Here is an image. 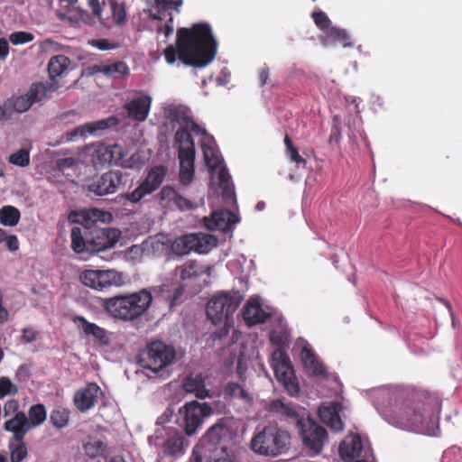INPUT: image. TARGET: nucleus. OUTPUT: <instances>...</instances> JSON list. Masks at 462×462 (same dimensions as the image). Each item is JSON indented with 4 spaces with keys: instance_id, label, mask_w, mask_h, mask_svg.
I'll return each instance as SVG.
<instances>
[{
    "instance_id": "f257e3e1",
    "label": "nucleus",
    "mask_w": 462,
    "mask_h": 462,
    "mask_svg": "<svg viewBox=\"0 0 462 462\" xmlns=\"http://www.w3.org/2000/svg\"><path fill=\"white\" fill-rule=\"evenodd\" d=\"M376 409L390 424L417 432L430 431L439 420L441 401L427 390L383 392Z\"/></svg>"
},
{
    "instance_id": "f03ea898",
    "label": "nucleus",
    "mask_w": 462,
    "mask_h": 462,
    "mask_svg": "<svg viewBox=\"0 0 462 462\" xmlns=\"http://www.w3.org/2000/svg\"><path fill=\"white\" fill-rule=\"evenodd\" d=\"M217 51V42L210 25L198 23L190 28H179L176 45H169L163 51V56L168 64H173L178 58L187 66L204 68L213 61Z\"/></svg>"
},
{
    "instance_id": "7ed1b4c3",
    "label": "nucleus",
    "mask_w": 462,
    "mask_h": 462,
    "mask_svg": "<svg viewBox=\"0 0 462 462\" xmlns=\"http://www.w3.org/2000/svg\"><path fill=\"white\" fill-rule=\"evenodd\" d=\"M152 301V293L143 289L139 291L119 294L104 302L106 311L116 319L131 321L143 315Z\"/></svg>"
},
{
    "instance_id": "20e7f679",
    "label": "nucleus",
    "mask_w": 462,
    "mask_h": 462,
    "mask_svg": "<svg viewBox=\"0 0 462 462\" xmlns=\"http://www.w3.org/2000/svg\"><path fill=\"white\" fill-rule=\"evenodd\" d=\"M120 237L116 228L95 227L88 234L82 235L80 227L71 229V247L78 253H98L113 247Z\"/></svg>"
},
{
    "instance_id": "39448f33",
    "label": "nucleus",
    "mask_w": 462,
    "mask_h": 462,
    "mask_svg": "<svg viewBox=\"0 0 462 462\" xmlns=\"http://www.w3.org/2000/svg\"><path fill=\"white\" fill-rule=\"evenodd\" d=\"M290 435L277 426L269 425L259 431L251 441V448L260 455L277 457L287 449Z\"/></svg>"
},
{
    "instance_id": "423d86ee",
    "label": "nucleus",
    "mask_w": 462,
    "mask_h": 462,
    "mask_svg": "<svg viewBox=\"0 0 462 462\" xmlns=\"http://www.w3.org/2000/svg\"><path fill=\"white\" fill-rule=\"evenodd\" d=\"M177 352L173 346L161 340L147 344L138 355V363L144 368L157 374L176 361Z\"/></svg>"
},
{
    "instance_id": "0eeeda50",
    "label": "nucleus",
    "mask_w": 462,
    "mask_h": 462,
    "mask_svg": "<svg viewBox=\"0 0 462 462\" xmlns=\"http://www.w3.org/2000/svg\"><path fill=\"white\" fill-rule=\"evenodd\" d=\"M243 297L239 291L220 292L211 298L206 309L208 318L213 324L225 320V327L232 322V318L240 306Z\"/></svg>"
},
{
    "instance_id": "6e6552de",
    "label": "nucleus",
    "mask_w": 462,
    "mask_h": 462,
    "mask_svg": "<svg viewBox=\"0 0 462 462\" xmlns=\"http://www.w3.org/2000/svg\"><path fill=\"white\" fill-rule=\"evenodd\" d=\"M212 413L208 403L192 401L179 409L177 424L183 429L187 436H191L201 427L203 420Z\"/></svg>"
},
{
    "instance_id": "1a4fd4ad",
    "label": "nucleus",
    "mask_w": 462,
    "mask_h": 462,
    "mask_svg": "<svg viewBox=\"0 0 462 462\" xmlns=\"http://www.w3.org/2000/svg\"><path fill=\"white\" fill-rule=\"evenodd\" d=\"M296 427L304 447L315 455L319 454L328 441L327 430L306 415Z\"/></svg>"
},
{
    "instance_id": "9d476101",
    "label": "nucleus",
    "mask_w": 462,
    "mask_h": 462,
    "mask_svg": "<svg viewBox=\"0 0 462 462\" xmlns=\"http://www.w3.org/2000/svg\"><path fill=\"white\" fill-rule=\"evenodd\" d=\"M79 279L85 286L99 291L125 284L124 273L114 269L86 270L80 273Z\"/></svg>"
},
{
    "instance_id": "9b49d317",
    "label": "nucleus",
    "mask_w": 462,
    "mask_h": 462,
    "mask_svg": "<svg viewBox=\"0 0 462 462\" xmlns=\"http://www.w3.org/2000/svg\"><path fill=\"white\" fill-rule=\"evenodd\" d=\"M168 172V169L163 165H156L152 167L145 179L138 185V187L132 192H127L124 198L132 202L138 203L145 196L152 194L163 182Z\"/></svg>"
},
{
    "instance_id": "f8f14e48",
    "label": "nucleus",
    "mask_w": 462,
    "mask_h": 462,
    "mask_svg": "<svg viewBox=\"0 0 462 462\" xmlns=\"http://www.w3.org/2000/svg\"><path fill=\"white\" fill-rule=\"evenodd\" d=\"M272 366L278 382L282 383L291 395L297 394L300 387L294 382V371L289 357L281 350L273 354Z\"/></svg>"
},
{
    "instance_id": "ddd939ff",
    "label": "nucleus",
    "mask_w": 462,
    "mask_h": 462,
    "mask_svg": "<svg viewBox=\"0 0 462 462\" xmlns=\"http://www.w3.org/2000/svg\"><path fill=\"white\" fill-rule=\"evenodd\" d=\"M125 174L119 170H110L93 179L88 185V191L97 196L116 193L123 184Z\"/></svg>"
},
{
    "instance_id": "4468645a",
    "label": "nucleus",
    "mask_w": 462,
    "mask_h": 462,
    "mask_svg": "<svg viewBox=\"0 0 462 462\" xmlns=\"http://www.w3.org/2000/svg\"><path fill=\"white\" fill-rule=\"evenodd\" d=\"M119 123L118 119L116 116H109L105 119H100L94 122H89L79 126L75 127L72 131L68 132L62 134L60 139V143L61 141L70 142L75 141L79 137H86L87 134L89 135H99L105 130L117 125Z\"/></svg>"
},
{
    "instance_id": "2eb2a0df",
    "label": "nucleus",
    "mask_w": 462,
    "mask_h": 462,
    "mask_svg": "<svg viewBox=\"0 0 462 462\" xmlns=\"http://www.w3.org/2000/svg\"><path fill=\"white\" fill-rule=\"evenodd\" d=\"M267 409L272 415L280 417L287 422L295 423L296 425L306 415L305 409L291 402H286L284 399L272 401L268 404Z\"/></svg>"
},
{
    "instance_id": "dca6fc26",
    "label": "nucleus",
    "mask_w": 462,
    "mask_h": 462,
    "mask_svg": "<svg viewBox=\"0 0 462 462\" xmlns=\"http://www.w3.org/2000/svg\"><path fill=\"white\" fill-rule=\"evenodd\" d=\"M111 215L96 208L71 211L68 217L70 223L79 224L85 229H93L97 222H106Z\"/></svg>"
},
{
    "instance_id": "f3484780",
    "label": "nucleus",
    "mask_w": 462,
    "mask_h": 462,
    "mask_svg": "<svg viewBox=\"0 0 462 462\" xmlns=\"http://www.w3.org/2000/svg\"><path fill=\"white\" fill-rule=\"evenodd\" d=\"M73 322L82 332L85 337L92 338L100 346H107L110 344V333L96 323L89 322L82 316L73 318Z\"/></svg>"
},
{
    "instance_id": "a211bd4d",
    "label": "nucleus",
    "mask_w": 462,
    "mask_h": 462,
    "mask_svg": "<svg viewBox=\"0 0 462 462\" xmlns=\"http://www.w3.org/2000/svg\"><path fill=\"white\" fill-rule=\"evenodd\" d=\"M152 97L148 95H139L124 105L130 119L143 122L151 109Z\"/></svg>"
},
{
    "instance_id": "6ab92c4d",
    "label": "nucleus",
    "mask_w": 462,
    "mask_h": 462,
    "mask_svg": "<svg viewBox=\"0 0 462 462\" xmlns=\"http://www.w3.org/2000/svg\"><path fill=\"white\" fill-rule=\"evenodd\" d=\"M121 159V147L117 144H99L91 153V161L96 167L105 164H116Z\"/></svg>"
},
{
    "instance_id": "aec40b11",
    "label": "nucleus",
    "mask_w": 462,
    "mask_h": 462,
    "mask_svg": "<svg viewBox=\"0 0 462 462\" xmlns=\"http://www.w3.org/2000/svg\"><path fill=\"white\" fill-rule=\"evenodd\" d=\"M196 149L187 148L178 150V159L180 161V181L183 185L189 184L195 172Z\"/></svg>"
},
{
    "instance_id": "412c9836",
    "label": "nucleus",
    "mask_w": 462,
    "mask_h": 462,
    "mask_svg": "<svg viewBox=\"0 0 462 462\" xmlns=\"http://www.w3.org/2000/svg\"><path fill=\"white\" fill-rule=\"evenodd\" d=\"M102 394L100 387L95 383H88L85 388L79 390L74 396V402L78 410L85 412L92 409Z\"/></svg>"
},
{
    "instance_id": "4be33fe9",
    "label": "nucleus",
    "mask_w": 462,
    "mask_h": 462,
    "mask_svg": "<svg viewBox=\"0 0 462 462\" xmlns=\"http://www.w3.org/2000/svg\"><path fill=\"white\" fill-rule=\"evenodd\" d=\"M343 408L340 402H332L327 406H320L319 408L320 420L332 430L336 432L341 431L344 428V423L340 417Z\"/></svg>"
},
{
    "instance_id": "5701e85b",
    "label": "nucleus",
    "mask_w": 462,
    "mask_h": 462,
    "mask_svg": "<svg viewBox=\"0 0 462 462\" xmlns=\"http://www.w3.org/2000/svg\"><path fill=\"white\" fill-rule=\"evenodd\" d=\"M243 318L248 327L266 322L271 315L263 310L257 300H249L244 308Z\"/></svg>"
},
{
    "instance_id": "b1692460",
    "label": "nucleus",
    "mask_w": 462,
    "mask_h": 462,
    "mask_svg": "<svg viewBox=\"0 0 462 462\" xmlns=\"http://www.w3.org/2000/svg\"><path fill=\"white\" fill-rule=\"evenodd\" d=\"M363 449L362 439L358 434L346 436L340 443L338 452L340 457L349 462L361 455Z\"/></svg>"
},
{
    "instance_id": "393cba45",
    "label": "nucleus",
    "mask_w": 462,
    "mask_h": 462,
    "mask_svg": "<svg viewBox=\"0 0 462 462\" xmlns=\"http://www.w3.org/2000/svg\"><path fill=\"white\" fill-rule=\"evenodd\" d=\"M320 42L324 46L341 45L344 48L352 46V39L346 30L334 25L320 37Z\"/></svg>"
},
{
    "instance_id": "a878e982",
    "label": "nucleus",
    "mask_w": 462,
    "mask_h": 462,
    "mask_svg": "<svg viewBox=\"0 0 462 462\" xmlns=\"http://www.w3.org/2000/svg\"><path fill=\"white\" fill-rule=\"evenodd\" d=\"M239 221L238 217L228 209L216 211L211 219L208 220L207 226L211 230H226Z\"/></svg>"
},
{
    "instance_id": "bb28decb",
    "label": "nucleus",
    "mask_w": 462,
    "mask_h": 462,
    "mask_svg": "<svg viewBox=\"0 0 462 462\" xmlns=\"http://www.w3.org/2000/svg\"><path fill=\"white\" fill-rule=\"evenodd\" d=\"M223 394L226 399H236L244 404L251 405L254 402V397L245 383L236 382L226 383L223 389Z\"/></svg>"
},
{
    "instance_id": "cd10ccee",
    "label": "nucleus",
    "mask_w": 462,
    "mask_h": 462,
    "mask_svg": "<svg viewBox=\"0 0 462 462\" xmlns=\"http://www.w3.org/2000/svg\"><path fill=\"white\" fill-rule=\"evenodd\" d=\"M300 359L305 367L312 375L323 376L326 374L323 364L319 360L317 355L306 345L300 351Z\"/></svg>"
},
{
    "instance_id": "c85d7f7f",
    "label": "nucleus",
    "mask_w": 462,
    "mask_h": 462,
    "mask_svg": "<svg viewBox=\"0 0 462 462\" xmlns=\"http://www.w3.org/2000/svg\"><path fill=\"white\" fill-rule=\"evenodd\" d=\"M183 388L187 393H193L197 398L208 397V390L206 389L205 377L202 374H190L183 382Z\"/></svg>"
},
{
    "instance_id": "c756f323",
    "label": "nucleus",
    "mask_w": 462,
    "mask_h": 462,
    "mask_svg": "<svg viewBox=\"0 0 462 462\" xmlns=\"http://www.w3.org/2000/svg\"><path fill=\"white\" fill-rule=\"evenodd\" d=\"M4 428L14 434V439L16 441L23 440L25 433L31 429L23 412H17L14 418L5 421Z\"/></svg>"
},
{
    "instance_id": "7c9ffc66",
    "label": "nucleus",
    "mask_w": 462,
    "mask_h": 462,
    "mask_svg": "<svg viewBox=\"0 0 462 462\" xmlns=\"http://www.w3.org/2000/svg\"><path fill=\"white\" fill-rule=\"evenodd\" d=\"M230 437L231 429L223 420L210 427L206 433L207 439L212 445L220 444L222 441L230 439Z\"/></svg>"
},
{
    "instance_id": "2f4dec72",
    "label": "nucleus",
    "mask_w": 462,
    "mask_h": 462,
    "mask_svg": "<svg viewBox=\"0 0 462 462\" xmlns=\"http://www.w3.org/2000/svg\"><path fill=\"white\" fill-rule=\"evenodd\" d=\"M189 235L191 236L193 251L199 254H206L211 249V247L217 245V238L212 235L205 233Z\"/></svg>"
},
{
    "instance_id": "473e14b6",
    "label": "nucleus",
    "mask_w": 462,
    "mask_h": 462,
    "mask_svg": "<svg viewBox=\"0 0 462 462\" xmlns=\"http://www.w3.org/2000/svg\"><path fill=\"white\" fill-rule=\"evenodd\" d=\"M181 281L198 278L203 273L202 269L194 260L186 262L183 265L177 266L175 269Z\"/></svg>"
},
{
    "instance_id": "72a5a7b5",
    "label": "nucleus",
    "mask_w": 462,
    "mask_h": 462,
    "mask_svg": "<svg viewBox=\"0 0 462 462\" xmlns=\"http://www.w3.org/2000/svg\"><path fill=\"white\" fill-rule=\"evenodd\" d=\"M32 105V99L27 94L18 97H12L6 100V106L10 111V116L13 112L23 113L27 111Z\"/></svg>"
},
{
    "instance_id": "f704fd0d",
    "label": "nucleus",
    "mask_w": 462,
    "mask_h": 462,
    "mask_svg": "<svg viewBox=\"0 0 462 462\" xmlns=\"http://www.w3.org/2000/svg\"><path fill=\"white\" fill-rule=\"evenodd\" d=\"M218 182L223 198L232 199L235 196L234 184L226 167L220 168L218 171Z\"/></svg>"
},
{
    "instance_id": "c9c22d12",
    "label": "nucleus",
    "mask_w": 462,
    "mask_h": 462,
    "mask_svg": "<svg viewBox=\"0 0 462 462\" xmlns=\"http://www.w3.org/2000/svg\"><path fill=\"white\" fill-rule=\"evenodd\" d=\"M20 211L13 206H4L0 209V223L6 226H14L19 223Z\"/></svg>"
},
{
    "instance_id": "e433bc0d",
    "label": "nucleus",
    "mask_w": 462,
    "mask_h": 462,
    "mask_svg": "<svg viewBox=\"0 0 462 462\" xmlns=\"http://www.w3.org/2000/svg\"><path fill=\"white\" fill-rule=\"evenodd\" d=\"M171 251L177 255L188 254L193 251L191 236L189 234L176 238L171 244Z\"/></svg>"
},
{
    "instance_id": "4c0bfd02",
    "label": "nucleus",
    "mask_w": 462,
    "mask_h": 462,
    "mask_svg": "<svg viewBox=\"0 0 462 462\" xmlns=\"http://www.w3.org/2000/svg\"><path fill=\"white\" fill-rule=\"evenodd\" d=\"M183 438L179 433L170 436L163 445L165 454L175 456L182 452Z\"/></svg>"
},
{
    "instance_id": "58836bf2",
    "label": "nucleus",
    "mask_w": 462,
    "mask_h": 462,
    "mask_svg": "<svg viewBox=\"0 0 462 462\" xmlns=\"http://www.w3.org/2000/svg\"><path fill=\"white\" fill-rule=\"evenodd\" d=\"M85 454L90 458L103 456L106 450V445L99 439L89 440L83 445Z\"/></svg>"
},
{
    "instance_id": "ea45409f",
    "label": "nucleus",
    "mask_w": 462,
    "mask_h": 462,
    "mask_svg": "<svg viewBox=\"0 0 462 462\" xmlns=\"http://www.w3.org/2000/svg\"><path fill=\"white\" fill-rule=\"evenodd\" d=\"M78 0H60V19H77Z\"/></svg>"
},
{
    "instance_id": "a19ab883",
    "label": "nucleus",
    "mask_w": 462,
    "mask_h": 462,
    "mask_svg": "<svg viewBox=\"0 0 462 462\" xmlns=\"http://www.w3.org/2000/svg\"><path fill=\"white\" fill-rule=\"evenodd\" d=\"M104 71L106 76L115 78H125L130 74L129 67L124 61H116L112 64H107L106 65Z\"/></svg>"
},
{
    "instance_id": "79ce46f5",
    "label": "nucleus",
    "mask_w": 462,
    "mask_h": 462,
    "mask_svg": "<svg viewBox=\"0 0 462 462\" xmlns=\"http://www.w3.org/2000/svg\"><path fill=\"white\" fill-rule=\"evenodd\" d=\"M28 424L30 428L42 424L46 419V411L43 405L36 404L30 408Z\"/></svg>"
},
{
    "instance_id": "37998d69",
    "label": "nucleus",
    "mask_w": 462,
    "mask_h": 462,
    "mask_svg": "<svg viewBox=\"0 0 462 462\" xmlns=\"http://www.w3.org/2000/svg\"><path fill=\"white\" fill-rule=\"evenodd\" d=\"M284 144L290 160L298 166L301 165L304 167L307 164V161L299 153L298 148L294 146L291 137L287 134L284 137Z\"/></svg>"
},
{
    "instance_id": "c03bdc74",
    "label": "nucleus",
    "mask_w": 462,
    "mask_h": 462,
    "mask_svg": "<svg viewBox=\"0 0 462 462\" xmlns=\"http://www.w3.org/2000/svg\"><path fill=\"white\" fill-rule=\"evenodd\" d=\"M9 163L19 166L26 167L30 163V152L25 148L19 149L8 157Z\"/></svg>"
},
{
    "instance_id": "a18cd8bd",
    "label": "nucleus",
    "mask_w": 462,
    "mask_h": 462,
    "mask_svg": "<svg viewBox=\"0 0 462 462\" xmlns=\"http://www.w3.org/2000/svg\"><path fill=\"white\" fill-rule=\"evenodd\" d=\"M110 7L114 23L117 25L125 24L126 23V11L125 5L112 0L110 1Z\"/></svg>"
},
{
    "instance_id": "49530a36",
    "label": "nucleus",
    "mask_w": 462,
    "mask_h": 462,
    "mask_svg": "<svg viewBox=\"0 0 462 462\" xmlns=\"http://www.w3.org/2000/svg\"><path fill=\"white\" fill-rule=\"evenodd\" d=\"M173 119L180 124H185L186 127L189 131H192L198 134H206L207 131L204 128H201L197 123H195L190 117L186 116L185 114L180 115L179 112H176L173 115Z\"/></svg>"
},
{
    "instance_id": "de8ad7c7",
    "label": "nucleus",
    "mask_w": 462,
    "mask_h": 462,
    "mask_svg": "<svg viewBox=\"0 0 462 462\" xmlns=\"http://www.w3.org/2000/svg\"><path fill=\"white\" fill-rule=\"evenodd\" d=\"M26 94L32 99V103L39 102L46 97L47 88L43 83H34Z\"/></svg>"
},
{
    "instance_id": "09e8293b",
    "label": "nucleus",
    "mask_w": 462,
    "mask_h": 462,
    "mask_svg": "<svg viewBox=\"0 0 462 462\" xmlns=\"http://www.w3.org/2000/svg\"><path fill=\"white\" fill-rule=\"evenodd\" d=\"M11 449V462H21L27 456V448L23 440L18 441L17 444L10 443Z\"/></svg>"
},
{
    "instance_id": "8fccbe9b",
    "label": "nucleus",
    "mask_w": 462,
    "mask_h": 462,
    "mask_svg": "<svg viewBox=\"0 0 462 462\" xmlns=\"http://www.w3.org/2000/svg\"><path fill=\"white\" fill-rule=\"evenodd\" d=\"M311 17L316 26L325 33L330 28L331 21L323 11H315L311 14Z\"/></svg>"
},
{
    "instance_id": "3c124183",
    "label": "nucleus",
    "mask_w": 462,
    "mask_h": 462,
    "mask_svg": "<svg viewBox=\"0 0 462 462\" xmlns=\"http://www.w3.org/2000/svg\"><path fill=\"white\" fill-rule=\"evenodd\" d=\"M17 392V386L14 384L9 378H0V398H3L7 394H16Z\"/></svg>"
},
{
    "instance_id": "603ef678",
    "label": "nucleus",
    "mask_w": 462,
    "mask_h": 462,
    "mask_svg": "<svg viewBox=\"0 0 462 462\" xmlns=\"http://www.w3.org/2000/svg\"><path fill=\"white\" fill-rule=\"evenodd\" d=\"M88 44L92 47H95L100 51H109L116 50L119 48V44L117 42H111L107 39H94L88 42Z\"/></svg>"
},
{
    "instance_id": "864d4df0",
    "label": "nucleus",
    "mask_w": 462,
    "mask_h": 462,
    "mask_svg": "<svg viewBox=\"0 0 462 462\" xmlns=\"http://www.w3.org/2000/svg\"><path fill=\"white\" fill-rule=\"evenodd\" d=\"M270 339L274 345L284 346L290 342V334L286 330L273 331Z\"/></svg>"
},
{
    "instance_id": "5fc2aeb1",
    "label": "nucleus",
    "mask_w": 462,
    "mask_h": 462,
    "mask_svg": "<svg viewBox=\"0 0 462 462\" xmlns=\"http://www.w3.org/2000/svg\"><path fill=\"white\" fill-rule=\"evenodd\" d=\"M32 40L33 35L26 32H16L9 36V41L14 45L30 42Z\"/></svg>"
},
{
    "instance_id": "6e6d98bb",
    "label": "nucleus",
    "mask_w": 462,
    "mask_h": 462,
    "mask_svg": "<svg viewBox=\"0 0 462 462\" xmlns=\"http://www.w3.org/2000/svg\"><path fill=\"white\" fill-rule=\"evenodd\" d=\"M202 149H203L204 159H205L207 164L210 168L216 169L218 166V164L220 163L218 157L214 155V152L212 150L208 149L204 146L202 147Z\"/></svg>"
},
{
    "instance_id": "4d7b16f0",
    "label": "nucleus",
    "mask_w": 462,
    "mask_h": 462,
    "mask_svg": "<svg viewBox=\"0 0 462 462\" xmlns=\"http://www.w3.org/2000/svg\"><path fill=\"white\" fill-rule=\"evenodd\" d=\"M191 134L189 131V129L184 125L183 126L180 127L174 135V141L178 145L182 143L184 141H187L188 138H190Z\"/></svg>"
},
{
    "instance_id": "13d9d810",
    "label": "nucleus",
    "mask_w": 462,
    "mask_h": 462,
    "mask_svg": "<svg viewBox=\"0 0 462 462\" xmlns=\"http://www.w3.org/2000/svg\"><path fill=\"white\" fill-rule=\"evenodd\" d=\"M173 201H174V204L180 210H189L193 208L192 203L188 199L180 196L179 193L177 194V196Z\"/></svg>"
},
{
    "instance_id": "bf43d9fd",
    "label": "nucleus",
    "mask_w": 462,
    "mask_h": 462,
    "mask_svg": "<svg viewBox=\"0 0 462 462\" xmlns=\"http://www.w3.org/2000/svg\"><path fill=\"white\" fill-rule=\"evenodd\" d=\"M184 292V286L180 285L176 288L172 295L168 296L170 307L172 308L174 305L178 303V300L182 296Z\"/></svg>"
},
{
    "instance_id": "052dcab7",
    "label": "nucleus",
    "mask_w": 462,
    "mask_h": 462,
    "mask_svg": "<svg viewBox=\"0 0 462 462\" xmlns=\"http://www.w3.org/2000/svg\"><path fill=\"white\" fill-rule=\"evenodd\" d=\"M4 241H5L6 246L11 252H15L19 249V242H18L16 236H14V235L6 236L5 235V238Z\"/></svg>"
},
{
    "instance_id": "680f3d73",
    "label": "nucleus",
    "mask_w": 462,
    "mask_h": 462,
    "mask_svg": "<svg viewBox=\"0 0 462 462\" xmlns=\"http://www.w3.org/2000/svg\"><path fill=\"white\" fill-rule=\"evenodd\" d=\"M177 194L178 193L176 192V190L170 186H165L161 190V196L162 199L174 200Z\"/></svg>"
},
{
    "instance_id": "e2e57ef3",
    "label": "nucleus",
    "mask_w": 462,
    "mask_h": 462,
    "mask_svg": "<svg viewBox=\"0 0 462 462\" xmlns=\"http://www.w3.org/2000/svg\"><path fill=\"white\" fill-rule=\"evenodd\" d=\"M38 332L32 328H24L23 331V339L26 343H32L37 339Z\"/></svg>"
},
{
    "instance_id": "0e129e2a",
    "label": "nucleus",
    "mask_w": 462,
    "mask_h": 462,
    "mask_svg": "<svg viewBox=\"0 0 462 462\" xmlns=\"http://www.w3.org/2000/svg\"><path fill=\"white\" fill-rule=\"evenodd\" d=\"M58 62V56H53L50 60L49 65H48V71L50 75V79L54 81L55 78L58 76V70L55 68V63Z\"/></svg>"
},
{
    "instance_id": "69168bd1",
    "label": "nucleus",
    "mask_w": 462,
    "mask_h": 462,
    "mask_svg": "<svg viewBox=\"0 0 462 462\" xmlns=\"http://www.w3.org/2000/svg\"><path fill=\"white\" fill-rule=\"evenodd\" d=\"M340 138H341L340 129L337 126H334L331 129L329 138H328V143L330 144H332L333 143H337L339 142Z\"/></svg>"
},
{
    "instance_id": "338daca9",
    "label": "nucleus",
    "mask_w": 462,
    "mask_h": 462,
    "mask_svg": "<svg viewBox=\"0 0 462 462\" xmlns=\"http://www.w3.org/2000/svg\"><path fill=\"white\" fill-rule=\"evenodd\" d=\"M88 5L95 16L99 17L101 15L102 8L99 0H88Z\"/></svg>"
},
{
    "instance_id": "774afa93",
    "label": "nucleus",
    "mask_w": 462,
    "mask_h": 462,
    "mask_svg": "<svg viewBox=\"0 0 462 462\" xmlns=\"http://www.w3.org/2000/svg\"><path fill=\"white\" fill-rule=\"evenodd\" d=\"M18 409V403L16 401H9L5 404L4 411L5 415L7 416L13 412H15Z\"/></svg>"
}]
</instances>
